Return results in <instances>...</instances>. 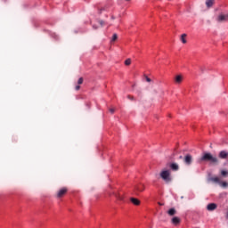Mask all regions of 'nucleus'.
<instances>
[{
    "mask_svg": "<svg viewBox=\"0 0 228 228\" xmlns=\"http://www.w3.org/2000/svg\"><path fill=\"white\" fill-rule=\"evenodd\" d=\"M217 206L216 203H210L207 206L208 211H215L216 209Z\"/></svg>",
    "mask_w": 228,
    "mask_h": 228,
    "instance_id": "nucleus-7",
    "label": "nucleus"
},
{
    "mask_svg": "<svg viewBox=\"0 0 228 228\" xmlns=\"http://www.w3.org/2000/svg\"><path fill=\"white\" fill-rule=\"evenodd\" d=\"M83 81H84L83 77H80L77 81V85H83Z\"/></svg>",
    "mask_w": 228,
    "mask_h": 228,
    "instance_id": "nucleus-23",
    "label": "nucleus"
},
{
    "mask_svg": "<svg viewBox=\"0 0 228 228\" xmlns=\"http://www.w3.org/2000/svg\"><path fill=\"white\" fill-rule=\"evenodd\" d=\"M144 190H145V185H143L142 183L135 186V191H137V192H142Z\"/></svg>",
    "mask_w": 228,
    "mask_h": 228,
    "instance_id": "nucleus-8",
    "label": "nucleus"
},
{
    "mask_svg": "<svg viewBox=\"0 0 228 228\" xmlns=\"http://www.w3.org/2000/svg\"><path fill=\"white\" fill-rule=\"evenodd\" d=\"M226 217L228 218V210H227Z\"/></svg>",
    "mask_w": 228,
    "mask_h": 228,
    "instance_id": "nucleus-30",
    "label": "nucleus"
},
{
    "mask_svg": "<svg viewBox=\"0 0 228 228\" xmlns=\"http://www.w3.org/2000/svg\"><path fill=\"white\" fill-rule=\"evenodd\" d=\"M215 4V0H207L206 1V6L207 8H211Z\"/></svg>",
    "mask_w": 228,
    "mask_h": 228,
    "instance_id": "nucleus-13",
    "label": "nucleus"
},
{
    "mask_svg": "<svg viewBox=\"0 0 228 228\" xmlns=\"http://www.w3.org/2000/svg\"><path fill=\"white\" fill-rule=\"evenodd\" d=\"M116 198L118 199V200H124V196L120 193H117Z\"/></svg>",
    "mask_w": 228,
    "mask_h": 228,
    "instance_id": "nucleus-17",
    "label": "nucleus"
},
{
    "mask_svg": "<svg viewBox=\"0 0 228 228\" xmlns=\"http://www.w3.org/2000/svg\"><path fill=\"white\" fill-rule=\"evenodd\" d=\"M171 222L174 225H179V224H181V219L177 216H175L172 218Z\"/></svg>",
    "mask_w": 228,
    "mask_h": 228,
    "instance_id": "nucleus-10",
    "label": "nucleus"
},
{
    "mask_svg": "<svg viewBox=\"0 0 228 228\" xmlns=\"http://www.w3.org/2000/svg\"><path fill=\"white\" fill-rule=\"evenodd\" d=\"M67 191H69V189H67V187H63L61 190H59V191L57 192V198L58 199H61V197H63V195H65V193H67Z\"/></svg>",
    "mask_w": 228,
    "mask_h": 228,
    "instance_id": "nucleus-4",
    "label": "nucleus"
},
{
    "mask_svg": "<svg viewBox=\"0 0 228 228\" xmlns=\"http://www.w3.org/2000/svg\"><path fill=\"white\" fill-rule=\"evenodd\" d=\"M127 99L130 101H134V96L127 95Z\"/></svg>",
    "mask_w": 228,
    "mask_h": 228,
    "instance_id": "nucleus-24",
    "label": "nucleus"
},
{
    "mask_svg": "<svg viewBox=\"0 0 228 228\" xmlns=\"http://www.w3.org/2000/svg\"><path fill=\"white\" fill-rule=\"evenodd\" d=\"M80 88H81V86H77L75 87V90H80Z\"/></svg>",
    "mask_w": 228,
    "mask_h": 228,
    "instance_id": "nucleus-27",
    "label": "nucleus"
},
{
    "mask_svg": "<svg viewBox=\"0 0 228 228\" xmlns=\"http://www.w3.org/2000/svg\"><path fill=\"white\" fill-rule=\"evenodd\" d=\"M109 111L113 115V113H115V109L114 108H110V109H109Z\"/></svg>",
    "mask_w": 228,
    "mask_h": 228,
    "instance_id": "nucleus-25",
    "label": "nucleus"
},
{
    "mask_svg": "<svg viewBox=\"0 0 228 228\" xmlns=\"http://www.w3.org/2000/svg\"><path fill=\"white\" fill-rule=\"evenodd\" d=\"M210 181H212L213 183H217L218 184H220L221 183L220 178L217 176L210 178Z\"/></svg>",
    "mask_w": 228,
    "mask_h": 228,
    "instance_id": "nucleus-15",
    "label": "nucleus"
},
{
    "mask_svg": "<svg viewBox=\"0 0 228 228\" xmlns=\"http://www.w3.org/2000/svg\"><path fill=\"white\" fill-rule=\"evenodd\" d=\"M125 65H126V66L131 65V59H126V60L125 61Z\"/></svg>",
    "mask_w": 228,
    "mask_h": 228,
    "instance_id": "nucleus-21",
    "label": "nucleus"
},
{
    "mask_svg": "<svg viewBox=\"0 0 228 228\" xmlns=\"http://www.w3.org/2000/svg\"><path fill=\"white\" fill-rule=\"evenodd\" d=\"M179 159H183V156H180V157H179Z\"/></svg>",
    "mask_w": 228,
    "mask_h": 228,
    "instance_id": "nucleus-29",
    "label": "nucleus"
},
{
    "mask_svg": "<svg viewBox=\"0 0 228 228\" xmlns=\"http://www.w3.org/2000/svg\"><path fill=\"white\" fill-rule=\"evenodd\" d=\"M175 83H177L178 85L181 84L183 82V76L178 75L175 77Z\"/></svg>",
    "mask_w": 228,
    "mask_h": 228,
    "instance_id": "nucleus-14",
    "label": "nucleus"
},
{
    "mask_svg": "<svg viewBox=\"0 0 228 228\" xmlns=\"http://www.w3.org/2000/svg\"><path fill=\"white\" fill-rule=\"evenodd\" d=\"M93 28H94V29H97V26H95V25H93Z\"/></svg>",
    "mask_w": 228,
    "mask_h": 228,
    "instance_id": "nucleus-28",
    "label": "nucleus"
},
{
    "mask_svg": "<svg viewBox=\"0 0 228 228\" xmlns=\"http://www.w3.org/2000/svg\"><path fill=\"white\" fill-rule=\"evenodd\" d=\"M99 24L102 27V26H104V21L103 20H100Z\"/></svg>",
    "mask_w": 228,
    "mask_h": 228,
    "instance_id": "nucleus-26",
    "label": "nucleus"
},
{
    "mask_svg": "<svg viewBox=\"0 0 228 228\" xmlns=\"http://www.w3.org/2000/svg\"><path fill=\"white\" fill-rule=\"evenodd\" d=\"M130 200L134 206H140V200L136 198H131Z\"/></svg>",
    "mask_w": 228,
    "mask_h": 228,
    "instance_id": "nucleus-11",
    "label": "nucleus"
},
{
    "mask_svg": "<svg viewBox=\"0 0 228 228\" xmlns=\"http://www.w3.org/2000/svg\"><path fill=\"white\" fill-rule=\"evenodd\" d=\"M202 161H209L212 165H218V158L214 157L211 153H204L202 157L200 159V163Z\"/></svg>",
    "mask_w": 228,
    "mask_h": 228,
    "instance_id": "nucleus-1",
    "label": "nucleus"
},
{
    "mask_svg": "<svg viewBox=\"0 0 228 228\" xmlns=\"http://www.w3.org/2000/svg\"><path fill=\"white\" fill-rule=\"evenodd\" d=\"M219 185L221 186V188H227L228 183L227 182H220Z\"/></svg>",
    "mask_w": 228,
    "mask_h": 228,
    "instance_id": "nucleus-16",
    "label": "nucleus"
},
{
    "mask_svg": "<svg viewBox=\"0 0 228 228\" xmlns=\"http://www.w3.org/2000/svg\"><path fill=\"white\" fill-rule=\"evenodd\" d=\"M221 175H223V177H227V175H228V171H226V170H222V171H221Z\"/></svg>",
    "mask_w": 228,
    "mask_h": 228,
    "instance_id": "nucleus-19",
    "label": "nucleus"
},
{
    "mask_svg": "<svg viewBox=\"0 0 228 228\" xmlns=\"http://www.w3.org/2000/svg\"><path fill=\"white\" fill-rule=\"evenodd\" d=\"M228 18H227V14H220L217 17V22H227Z\"/></svg>",
    "mask_w": 228,
    "mask_h": 228,
    "instance_id": "nucleus-5",
    "label": "nucleus"
},
{
    "mask_svg": "<svg viewBox=\"0 0 228 228\" xmlns=\"http://www.w3.org/2000/svg\"><path fill=\"white\" fill-rule=\"evenodd\" d=\"M169 167L173 172H177V170H179V165L177 163H171Z\"/></svg>",
    "mask_w": 228,
    "mask_h": 228,
    "instance_id": "nucleus-9",
    "label": "nucleus"
},
{
    "mask_svg": "<svg viewBox=\"0 0 228 228\" xmlns=\"http://www.w3.org/2000/svg\"><path fill=\"white\" fill-rule=\"evenodd\" d=\"M118 38V36L117 34H113L111 42H116V40Z\"/></svg>",
    "mask_w": 228,
    "mask_h": 228,
    "instance_id": "nucleus-20",
    "label": "nucleus"
},
{
    "mask_svg": "<svg viewBox=\"0 0 228 228\" xmlns=\"http://www.w3.org/2000/svg\"><path fill=\"white\" fill-rule=\"evenodd\" d=\"M183 162L185 163V165H191V163H193V157L190 154L185 155V157L183 158Z\"/></svg>",
    "mask_w": 228,
    "mask_h": 228,
    "instance_id": "nucleus-3",
    "label": "nucleus"
},
{
    "mask_svg": "<svg viewBox=\"0 0 228 228\" xmlns=\"http://www.w3.org/2000/svg\"><path fill=\"white\" fill-rule=\"evenodd\" d=\"M126 1H131V0H126Z\"/></svg>",
    "mask_w": 228,
    "mask_h": 228,
    "instance_id": "nucleus-31",
    "label": "nucleus"
},
{
    "mask_svg": "<svg viewBox=\"0 0 228 228\" xmlns=\"http://www.w3.org/2000/svg\"><path fill=\"white\" fill-rule=\"evenodd\" d=\"M177 213V210H175V208H170L168 211H167V215L169 216H174L175 215H176Z\"/></svg>",
    "mask_w": 228,
    "mask_h": 228,
    "instance_id": "nucleus-12",
    "label": "nucleus"
},
{
    "mask_svg": "<svg viewBox=\"0 0 228 228\" xmlns=\"http://www.w3.org/2000/svg\"><path fill=\"white\" fill-rule=\"evenodd\" d=\"M144 77H145L147 83H151L152 81L150 77H147V75H144Z\"/></svg>",
    "mask_w": 228,
    "mask_h": 228,
    "instance_id": "nucleus-22",
    "label": "nucleus"
},
{
    "mask_svg": "<svg viewBox=\"0 0 228 228\" xmlns=\"http://www.w3.org/2000/svg\"><path fill=\"white\" fill-rule=\"evenodd\" d=\"M159 175L162 178V180L167 183V184L172 183V175L170 173V170H162Z\"/></svg>",
    "mask_w": 228,
    "mask_h": 228,
    "instance_id": "nucleus-2",
    "label": "nucleus"
},
{
    "mask_svg": "<svg viewBox=\"0 0 228 228\" xmlns=\"http://www.w3.org/2000/svg\"><path fill=\"white\" fill-rule=\"evenodd\" d=\"M181 40L183 44H186V34H183L181 37Z\"/></svg>",
    "mask_w": 228,
    "mask_h": 228,
    "instance_id": "nucleus-18",
    "label": "nucleus"
},
{
    "mask_svg": "<svg viewBox=\"0 0 228 228\" xmlns=\"http://www.w3.org/2000/svg\"><path fill=\"white\" fill-rule=\"evenodd\" d=\"M219 158H220L221 159H227V158H228V151H221L219 152Z\"/></svg>",
    "mask_w": 228,
    "mask_h": 228,
    "instance_id": "nucleus-6",
    "label": "nucleus"
}]
</instances>
